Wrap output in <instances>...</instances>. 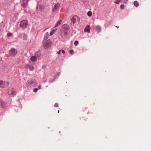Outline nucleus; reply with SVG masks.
Segmentation results:
<instances>
[{"label":"nucleus","instance_id":"f257e3e1","mask_svg":"<svg viewBox=\"0 0 151 151\" xmlns=\"http://www.w3.org/2000/svg\"><path fill=\"white\" fill-rule=\"evenodd\" d=\"M69 30V26L67 24H64L61 27L60 32V36L63 37H65Z\"/></svg>","mask_w":151,"mask_h":151},{"label":"nucleus","instance_id":"f03ea898","mask_svg":"<svg viewBox=\"0 0 151 151\" xmlns=\"http://www.w3.org/2000/svg\"><path fill=\"white\" fill-rule=\"evenodd\" d=\"M80 21L79 17L76 15H75L71 17L70 23L71 25L76 27L79 23Z\"/></svg>","mask_w":151,"mask_h":151},{"label":"nucleus","instance_id":"7ed1b4c3","mask_svg":"<svg viewBox=\"0 0 151 151\" xmlns=\"http://www.w3.org/2000/svg\"><path fill=\"white\" fill-rule=\"evenodd\" d=\"M15 90L12 88H9L7 90V93L10 96L13 97L16 94Z\"/></svg>","mask_w":151,"mask_h":151},{"label":"nucleus","instance_id":"20e7f679","mask_svg":"<svg viewBox=\"0 0 151 151\" xmlns=\"http://www.w3.org/2000/svg\"><path fill=\"white\" fill-rule=\"evenodd\" d=\"M27 23L28 22L27 20H23L20 22V26L23 29L26 28L27 25Z\"/></svg>","mask_w":151,"mask_h":151},{"label":"nucleus","instance_id":"39448f33","mask_svg":"<svg viewBox=\"0 0 151 151\" xmlns=\"http://www.w3.org/2000/svg\"><path fill=\"white\" fill-rule=\"evenodd\" d=\"M17 51L14 48H12L9 51L10 55L12 57H14L17 54Z\"/></svg>","mask_w":151,"mask_h":151},{"label":"nucleus","instance_id":"423d86ee","mask_svg":"<svg viewBox=\"0 0 151 151\" xmlns=\"http://www.w3.org/2000/svg\"><path fill=\"white\" fill-rule=\"evenodd\" d=\"M9 83L7 82L4 81H0V87L1 88H4L8 86Z\"/></svg>","mask_w":151,"mask_h":151},{"label":"nucleus","instance_id":"0eeeda50","mask_svg":"<svg viewBox=\"0 0 151 151\" xmlns=\"http://www.w3.org/2000/svg\"><path fill=\"white\" fill-rule=\"evenodd\" d=\"M51 46V43L49 40L47 41L46 43L43 45V47L45 49H48Z\"/></svg>","mask_w":151,"mask_h":151},{"label":"nucleus","instance_id":"6e6552de","mask_svg":"<svg viewBox=\"0 0 151 151\" xmlns=\"http://www.w3.org/2000/svg\"><path fill=\"white\" fill-rule=\"evenodd\" d=\"M28 0H22L21 1V5L24 7H25L28 5Z\"/></svg>","mask_w":151,"mask_h":151},{"label":"nucleus","instance_id":"1a4fd4ad","mask_svg":"<svg viewBox=\"0 0 151 151\" xmlns=\"http://www.w3.org/2000/svg\"><path fill=\"white\" fill-rule=\"evenodd\" d=\"M60 6V4L59 3H57L55 4L54 7L52 9V12H55L57 11L58 8Z\"/></svg>","mask_w":151,"mask_h":151},{"label":"nucleus","instance_id":"9d476101","mask_svg":"<svg viewBox=\"0 0 151 151\" xmlns=\"http://www.w3.org/2000/svg\"><path fill=\"white\" fill-rule=\"evenodd\" d=\"M25 67L26 68H29L31 71H33L34 69V67L33 65L29 64L25 66Z\"/></svg>","mask_w":151,"mask_h":151},{"label":"nucleus","instance_id":"9b49d317","mask_svg":"<svg viewBox=\"0 0 151 151\" xmlns=\"http://www.w3.org/2000/svg\"><path fill=\"white\" fill-rule=\"evenodd\" d=\"M6 107V104L4 101L0 100V107L4 108Z\"/></svg>","mask_w":151,"mask_h":151},{"label":"nucleus","instance_id":"f8f14e48","mask_svg":"<svg viewBox=\"0 0 151 151\" xmlns=\"http://www.w3.org/2000/svg\"><path fill=\"white\" fill-rule=\"evenodd\" d=\"M101 27L99 25L96 26L95 28L96 31L98 33L100 32L101 31Z\"/></svg>","mask_w":151,"mask_h":151},{"label":"nucleus","instance_id":"ddd939ff","mask_svg":"<svg viewBox=\"0 0 151 151\" xmlns=\"http://www.w3.org/2000/svg\"><path fill=\"white\" fill-rule=\"evenodd\" d=\"M84 31L86 32H87L88 33H89L90 32V27L88 25L84 29Z\"/></svg>","mask_w":151,"mask_h":151},{"label":"nucleus","instance_id":"4468645a","mask_svg":"<svg viewBox=\"0 0 151 151\" xmlns=\"http://www.w3.org/2000/svg\"><path fill=\"white\" fill-rule=\"evenodd\" d=\"M62 22V21L61 20H60L58 21L57 22L56 24H55V27H56L60 25L61 24Z\"/></svg>","mask_w":151,"mask_h":151},{"label":"nucleus","instance_id":"2eb2a0df","mask_svg":"<svg viewBox=\"0 0 151 151\" xmlns=\"http://www.w3.org/2000/svg\"><path fill=\"white\" fill-rule=\"evenodd\" d=\"M37 58L35 56H32L30 58V60L33 62H35Z\"/></svg>","mask_w":151,"mask_h":151},{"label":"nucleus","instance_id":"dca6fc26","mask_svg":"<svg viewBox=\"0 0 151 151\" xmlns=\"http://www.w3.org/2000/svg\"><path fill=\"white\" fill-rule=\"evenodd\" d=\"M49 36V33L48 32H47L44 35V40H46L48 38Z\"/></svg>","mask_w":151,"mask_h":151},{"label":"nucleus","instance_id":"f3484780","mask_svg":"<svg viewBox=\"0 0 151 151\" xmlns=\"http://www.w3.org/2000/svg\"><path fill=\"white\" fill-rule=\"evenodd\" d=\"M40 55V52H36L35 56L37 58H39Z\"/></svg>","mask_w":151,"mask_h":151},{"label":"nucleus","instance_id":"a211bd4d","mask_svg":"<svg viewBox=\"0 0 151 151\" xmlns=\"http://www.w3.org/2000/svg\"><path fill=\"white\" fill-rule=\"evenodd\" d=\"M57 29H55L52 30L50 32V36H51L53 35V34L56 31Z\"/></svg>","mask_w":151,"mask_h":151},{"label":"nucleus","instance_id":"6ab92c4d","mask_svg":"<svg viewBox=\"0 0 151 151\" xmlns=\"http://www.w3.org/2000/svg\"><path fill=\"white\" fill-rule=\"evenodd\" d=\"M134 4L136 7L138 6L139 5L138 2L137 1H135L134 2Z\"/></svg>","mask_w":151,"mask_h":151},{"label":"nucleus","instance_id":"aec40b11","mask_svg":"<svg viewBox=\"0 0 151 151\" xmlns=\"http://www.w3.org/2000/svg\"><path fill=\"white\" fill-rule=\"evenodd\" d=\"M92 13L91 11H89L88 12V13H87V15L88 16H89V17L91 16L92 15Z\"/></svg>","mask_w":151,"mask_h":151},{"label":"nucleus","instance_id":"412c9836","mask_svg":"<svg viewBox=\"0 0 151 151\" xmlns=\"http://www.w3.org/2000/svg\"><path fill=\"white\" fill-rule=\"evenodd\" d=\"M122 0H115V3L116 4H119Z\"/></svg>","mask_w":151,"mask_h":151},{"label":"nucleus","instance_id":"4be33fe9","mask_svg":"<svg viewBox=\"0 0 151 151\" xmlns=\"http://www.w3.org/2000/svg\"><path fill=\"white\" fill-rule=\"evenodd\" d=\"M78 44V41L76 40V41H75V42H74V44L75 46H77V45Z\"/></svg>","mask_w":151,"mask_h":151},{"label":"nucleus","instance_id":"5701e85b","mask_svg":"<svg viewBox=\"0 0 151 151\" xmlns=\"http://www.w3.org/2000/svg\"><path fill=\"white\" fill-rule=\"evenodd\" d=\"M27 38V36L25 34L23 36V38L24 40H25Z\"/></svg>","mask_w":151,"mask_h":151},{"label":"nucleus","instance_id":"b1692460","mask_svg":"<svg viewBox=\"0 0 151 151\" xmlns=\"http://www.w3.org/2000/svg\"><path fill=\"white\" fill-rule=\"evenodd\" d=\"M74 53V51L73 50H70V53L71 54V55H72Z\"/></svg>","mask_w":151,"mask_h":151},{"label":"nucleus","instance_id":"393cba45","mask_svg":"<svg viewBox=\"0 0 151 151\" xmlns=\"http://www.w3.org/2000/svg\"><path fill=\"white\" fill-rule=\"evenodd\" d=\"M124 6L123 4H121L120 6V8L122 9H124Z\"/></svg>","mask_w":151,"mask_h":151},{"label":"nucleus","instance_id":"a878e982","mask_svg":"<svg viewBox=\"0 0 151 151\" xmlns=\"http://www.w3.org/2000/svg\"><path fill=\"white\" fill-rule=\"evenodd\" d=\"M37 91V89L36 88H34L33 89V92H36Z\"/></svg>","mask_w":151,"mask_h":151},{"label":"nucleus","instance_id":"bb28decb","mask_svg":"<svg viewBox=\"0 0 151 151\" xmlns=\"http://www.w3.org/2000/svg\"><path fill=\"white\" fill-rule=\"evenodd\" d=\"M46 68V65H42V68L43 69H45V68Z\"/></svg>","mask_w":151,"mask_h":151},{"label":"nucleus","instance_id":"cd10ccee","mask_svg":"<svg viewBox=\"0 0 151 151\" xmlns=\"http://www.w3.org/2000/svg\"><path fill=\"white\" fill-rule=\"evenodd\" d=\"M54 106L55 107H58V104L57 103L55 104Z\"/></svg>","mask_w":151,"mask_h":151},{"label":"nucleus","instance_id":"c85d7f7f","mask_svg":"<svg viewBox=\"0 0 151 151\" xmlns=\"http://www.w3.org/2000/svg\"><path fill=\"white\" fill-rule=\"evenodd\" d=\"M61 50H59L57 52L58 54H60V52H61Z\"/></svg>","mask_w":151,"mask_h":151},{"label":"nucleus","instance_id":"c756f323","mask_svg":"<svg viewBox=\"0 0 151 151\" xmlns=\"http://www.w3.org/2000/svg\"><path fill=\"white\" fill-rule=\"evenodd\" d=\"M61 51L62 52V53L63 54H65V52L64 50H61Z\"/></svg>","mask_w":151,"mask_h":151},{"label":"nucleus","instance_id":"7c9ffc66","mask_svg":"<svg viewBox=\"0 0 151 151\" xmlns=\"http://www.w3.org/2000/svg\"><path fill=\"white\" fill-rule=\"evenodd\" d=\"M12 35V34L9 33L8 34V35L9 37H10Z\"/></svg>","mask_w":151,"mask_h":151},{"label":"nucleus","instance_id":"2f4dec72","mask_svg":"<svg viewBox=\"0 0 151 151\" xmlns=\"http://www.w3.org/2000/svg\"><path fill=\"white\" fill-rule=\"evenodd\" d=\"M41 86H38V88L39 89H40L41 88Z\"/></svg>","mask_w":151,"mask_h":151},{"label":"nucleus","instance_id":"473e14b6","mask_svg":"<svg viewBox=\"0 0 151 151\" xmlns=\"http://www.w3.org/2000/svg\"><path fill=\"white\" fill-rule=\"evenodd\" d=\"M127 1H128L127 0L126 1H125L124 2V3L125 4H127Z\"/></svg>","mask_w":151,"mask_h":151},{"label":"nucleus","instance_id":"72a5a7b5","mask_svg":"<svg viewBox=\"0 0 151 151\" xmlns=\"http://www.w3.org/2000/svg\"><path fill=\"white\" fill-rule=\"evenodd\" d=\"M116 27H117V28H118V27H117V26H116Z\"/></svg>","mask_w":151,"mask_h":151},{"label":"nucleus","instance_id":"f704fd0d","mask_svg":"<svg viewBox=\"0 0 151 151\" xmlns=\"http://www.w3.org/2000/svg\"><path fill=\"white\" fill-rule=\"evenodd\" d=\"M59 110H58V113H59Z\"/></svg>","mask_w":151,"mask_h":151}]
</instances>
